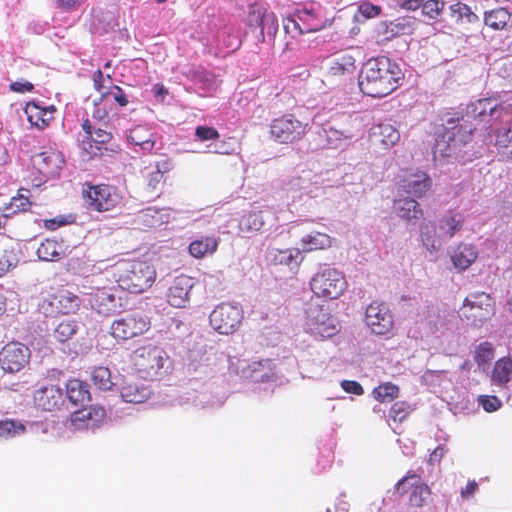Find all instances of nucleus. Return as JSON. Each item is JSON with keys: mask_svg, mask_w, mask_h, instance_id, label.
I'll list each match as a JSON object with an SVG mask.
<instances>
[{"mask_svg": "<svg viewBox=\"0 0 512 512\" xmlns=\"http://www.w3.org/2000/svg\"><path fill=\"white\" fill-rule=\"evenodd\" d=\"M450 258L455 269L464 271L477 260L478 250L473 244L461 242L452 249Z\"/></svg>", "mask_w": 512, "mask_h": 512, "instance_id": "nucleus-25", "label": "nucleus"}, {"mask_svg": "<svg viewBox=\"0 0 512 512\" xmlns=\"http://www.w3.org/2000/svg\"><path fill=\"white\" fill-rule=\"evenodd\" d=\"M264 220L261 211H250L245 214L240 222L239 229L245 233H255L261 230Z\"/></svg>", "mask_w": 512, "mask_h": 512, "instance_id": "nucleus-44", "label": "nucleus"}, {"mask_svg": "<svg viewBox=\"0 0 512 512\" xmlns=\"http://www.w3.org/2000/svg\"><path fill=\"white\" fill-rule=\"evenodd\" d=\"M26 427L12 419L0 420V438L8 439L23 434Z\"/></svg>", "mask_w": 512, "mask_h": 512, "instance_id": "nucleus-46", "label": "nucleus"}, {"mask_svg": "<svg viewBox=\"0 0 512 512\" xmlns=\"http://www.w3.org/2000/svg\"><path fill=\"white\" fill-rule=\"evenodd\" d=\"M401 186L407 194L421 198L430 190L432 181L427 173L418 171L405 177Z\"/></svg>", "mask_w": 512, "mask_h": 512, "instance_id": "nucleus-28", "label": "nucleus"}, {"mask_svg": "<svg viewBox=\"0 0 512 512\" xmlns=\"http://www.w3.org/2000/svg\"><path fill=\"white\" fill-rule=\"evenodd\" d=\"M120 395L127 403L139 404L150 397L151 390L146 385L134 382L131 379H124L120 388Z\"/></svg>", "mask_w": 512, "mask_h": 512, "instance_id": "nucleus-30", "label": "nucleus"}, {"mask_svg": "<svg viewBox=\"0 0 512 512\" xmlns=\"http://www.w3.org/2000/svg\"><path fill=\"white\" fill-rule=\"evenodd\" d=\"M37 255L42 261H58L62 258L63 251L56 240L46 239L39 245Z\"/></svg>", "mask_w": 512, "mask_h": 512, "instance_id": "nucleus-40", "label": "nucleus"}, {"mask_svg": "<svg viewBox=\"0 0 512 512\" xmlns=\"http://www.w3.org/2000/svg\"><path fill=\"white\" fill-rule=\"evenodd\" d=\"M461 313L473 324H482L494 315L495 301L486 292L471 293L464 299Z\"/></svg>", "mask_w": 512, "mask_h": 512, "instance_id": "nucleus-9", "label": "nucleus"}, {"mask_svg": "<svg viewBox=\"0 0 512 512\" xmlns=\"http://www.w3.org/2000/svg\"><path fill=\"white\" fill-rule=\"evenodd\" d=\"M450 11L457 20L466 19L470 23L478 20V16L472 12L471 8L462 2L452 4Z\"/></svg>", "mask_w": 512, "mask_h": 512, "instance_id": "nucleus-49", "label": "nucleus"}, {"mask_svg": "<svg viewBox=\"0 0 512 512\" xmlns=\"http://www.w3.org/2000/svg\"><path fill=\"white\" fill-rule=\"evenodd\" d=\"M219 136L218 130L214 127L200 125L195 128V139L197 141L216 140Z\"/></svg>", "mask_w": 512, "mask_h": 512, "instance_id": "nucleus-52", "label": "nucleus"}, {"mask_svg": "<svg viewBox=\"0 0 512 512\" xmlns=\"http://www.w3.org/2000/svg\"><path fill=\"white\" fill-rule=\"evenodd\" d=\"M246 24L250 28H260V35L264 40V29L265 25H268V32L277 30V23L273 14L268 15L264 5L255 2L248 6V13L246 18Z\"/></svg>", "mask_w": 512, "mask_h": 512, "instance_id": "nucleus-20", "label": "nucleus"}, {"mask_svg": "<svg viewBox=\"0 0 512 512\" xmlns=\"http://www.w3.org/2000/svg\"><path fill=\"white\" fill-rule=\"evenodd\" d=\"M403 80L404 73L395 61L386 56H378L363 64L358 85L364 95L383 98L397 90Z\"/></svg>", "mask_w": 512, "mask_h": 512, "instance_id": "nucleus-1", "label": "nucleus"}, {"mask_svg": "<svg viewBox=\"0 0 512 512\" xmlns=\"http://www.w3.org/2000/svg\"><path fill=\"white\" fill-rule=\"evenodd\" d=\"M16 263L15 255L12 252L5 251L0 256V277L4 276Z\"/></svg>", "mask_w": 512, "mask_h": 512, "instance_id": "nucleus-58", "label": "nucleus"}, {"mask_svg": "<svg viewBox=\"0 0 512 512\" xmlns=\"http://www.w3.org/2000/svg\"><path fill=\"white\" fill-rule=\"evenodd\" d=\"M356 70V59L348 52L334 54L325 61L324 77L328 82L344 79Z\"/></svg>", "mask_w": 512, "mask_h": 512, "instance_id": "nucleus-16", "label": "nucleus"}, {"mask_svg": "<svg viewBox=\"0 0 512 512\" xmlns=\"http://www.w3.org/2000/svg\"><path fill=\"white\" fill-rule=\"evenodd\" d=\"M512 379V358L502 357L498 359L493 367L491 380L493 383L504 386Z\"/></svg>", "mask_w": 512, "mask_h": 512, "instance_id": "nucleus-37", "label": "nucleus"}, {"mask_svg": "<svg viewBox=\"0 0 512 512\" xmlns=\"http://www.w3.org/2000/svg\"><path fill=\"white\" fill-rule=\"evenodd\" d=\"M400 388L398 385L387 381L379 384L372 390L373 398L380 403H388L398 398Z\"/></svg>", "mask_w": 512, "mask_h": 512, "instance_id": "nucleus-42", "label": "nucleus"}, {"mask_svg": "<svg viewBox=\"0 0 512 512\" xmlns=\"http://www.w3.org/2000/svg\"><path fill=\"white\" fill-rule=\"evenodd\" d=\"M106 93H107V95L111 94L113 96L114 101L120 107H125L129 103L127 95L124 93L123 89L118 85H113L111 87L110 91H108Z\"/></svg>", "mask_w": 512, "mask_h": 512, "instance_id": "nucleus-59", "label": "nucleus"}, {"mask_svg": "<svg viewBox=\"0 0 512 512\" xmlns=\"http://www.w3.org/2000/svg\"><path fill=\"white\" fill-rule=\"evenodd\" d=\"M511 20L512 15L503 7L495 8L484 13L485 25L495 31L506 29Z\"/></svg>", "mask_w": 512, "mask_h": 512, "instance_id": "nucleus-35", "label": "nucleus"}, {"mask_svg": "<svg viewBox=\"0 0 512 512\" xmlns=\"http://www.w3.org/2000/svg\"><path fill=\"white\" fill-rule=\"evenodd\" d=\"M242 319V309L231 303L217 305L209 316L212 328L223 335L233 334L239 328Z\"/></svg>", "mask_w": 512, "mask_h": 512, "instance_id": "nucleus-11", "label": "nucleus"}, {"mask_svg": "<svg viewBox=\"0 0 512 512\" xmlns=\"http://www.w3.org/2000/svg\"><path fill=\"white\" fill-rule=\"evenodd\" d=\"M127 138L132 145L151 153L157 142V133L147 125H136L129 130Z\"/></svg>", "mask_w": 512, "mask_h": 512, "instance_id": "nucleus-24", "label": "nucleus"}, {"mask_svg": "<svg viewBox=\"0 0 512 512\" xmlns=\"http://www.w3.org/2000/svg\"><path fill=\"white\" fill-rule=\"evenodd\" d=\"M63 161L55 153H41L36 156L34 164L37 167L40 174L44 177L54 176L60 169V164Z\"/></svg>", "mask_w": 512, "mask_h": 512, "instance_id": "nucleus-34", "label": "nucleus"}, {"mask_svg": "<svg viewBox=\"0 0 512 512\" xmlns=\"http://www.w3.org/2000/svg\"><path fill=\"white\" fill-rule=\"evenodd\" d=\"M445 2L443 0H424L422 4V13L431 19H436L443 11Z\"/></svg>", "mask_w": 512, "mask_h": 512, "instance_id": "nucleus-50", "label": "nucleus"}, {"mask_svg": "<svg viewBox=\"0 0 512 512\" xmlns=\"http://www.w3.org/2000/svg\"><path fill=\"white\" fill-rule=\"evenodd\" d=\"M310 288L318 298L333 300L339 298L347 288L344 274L335 268L318 271L310 281Z\"/></svg>", "mask_w": 512, "mask_h": 512, "instance_id": "nucleus-6", "label": "nucleus"}, {"mask_svg": "<svg viewBox=\"0 0 512 512\" xmlns=\"http://www.w3.org/2000/svg\"><path fill=\"white\" fill-rule=\"evenodd\" d=\"M307 326L311 334L323 338L332 337L338 332L335 318L320 305L309 308Z\"/></svg>", "mask_w": 512, "mask_h": 512, "instance_id": "nucleus-14", "label": "nucleus"}, {"mask_svg": "<svg viewBox=\"0 0 512 512\" xmlns=\"http://www.w3.org/2000/svg\"><path fill=\"white\" fill-rule=\"evenodd\" d=\"M83 410L89 413V415H88L89 416V422H90L92 427L97 422L102 420L104 418V416H105V410L103 408H101V407L90 406V407H84Z\"/></svg>", "mask_w": 512, "mask_h": 512, "instance_id": "nucleus-61", "label": "nucleus"}, {"mask_svg": "<svg viewBox=\"0 0 512 512\" xmlns=\"http://www.w3.org/2000/svg\"><path fill=\"white\" fill-rule=\"evenodd\" d=\"M478 401L486 412H495L502 405L501 400L497 396L492 395H481Z\"/></svg>", "mask_w": 512, "mask_h": 512, "instance_id": "nucleus-56", "label": "nucleus"}, {"mask_svg": "<svg viewBox=\"0 0 512 512\" xmlns=\"http://www.w3.org/2000/svg\"><path fill=\"white\" fill-rule=\"evenodd\" d=\"M91 380L98 389L103 391L110 390L113 386L111 372L108 367H94L91 372Z\"/></svg>", "mask_w": 512, "mask_h": 512, "instance_id": "nucleus-45", "label": "nucleus"}, {"mask_svg": "<svg viewBox=\"0 0 512 512\" xmlns=\"http://www.w3.org/2000/svg\"><path fill=\"white\" fill-rule=\"evenodd\" d=\"M409 488L412 489L409 496V505L415 508L423 507L431 495V489L422 481L420 475L411 470L395 484V491L400 496L405 495Z\"/></svg>", "mask_w": 512, "mask_h": 512, "instance_id": "nucleus-12", "label": "nucleus"}, {"mask_svg": "<svg viewBox=\"0 0 512 512\" xmlns=\"http://www.w3.org/2000/svg\"><path fill=\"white\" fill-rule=\"evenodd\" d=\"M220 239L215 236H205L193 240L188 247L189 254L195 259L213 255L219 246Z\"/></svg>", "mask_w": 512, "mask_h": 512, "instance_id": "nucleus-33", "label": "nucleus"}, {"mask_svg": "<svg viewBox=\"0 0 512 512\" xmlns=\"http://www.w3.org/2000/svg\"><path fill=\"white\" fill-rule=\"evenodd\" d=\"M459 126L456 129L448 128V124L445 122V131L438 135L433 146V157L435 160L450 157L454 151L456 142L463 143L460 140V136L463 134V130L458 133Z\"/></svg>", "mask_w": 512, "mask_h": 512, "instance_id": "nucleus-23", "label": "nucleus"}, {"mask_svg": "<svg viewBox=\"0 0 512 512\" xmlns=\"http://www.w3.org/2000/svg\"><path fill=\"white\" fill-rule=\"evenodd\" d=\"M414 20L411 17L398 18L391 23L394 28L391 30L400 34H409L412 32Z\"/></svg>", "mask_w": 512, "mask_h": 512, "instance_id": "nucleus-57", "label": "nucleus"}, {"mask_svg": "<svg viewBox=\"0 0 512 512\" xmlns=\"http://www.w3.org/2000/svg\"><path fill=\"white\" fill-rule=\"evenodd\" d=\"M55 111L54 106L43 108L34 102L27 103L25 107V113L29 123L31 126L40 130L48 127L51 121L54 120Z\"/></svg>", "mask_w": 512, "mask_h": 512, "instance_id": "nucleus-27", "label": "nucleus"}, {"mask_svg": "<svg viewBox=\"0 0 512 512\" xmlns=\"http://www.w3.org/2000/svg\"><path fill=\"white\" fill-rule=\"evenodd\" d=\"M399 139V131L391 124L380 123L370 129L369 141L378 149H390Z\"/></svg>", "mask_w": 512, "mask_h": 512, "instance_id": "nucleus-22", "label": "nucleus"}, {"mask_svg": "<svg viewBox=\"0 0 512 512\" xmlns=\"http://www.w3.org/2000/svg\"><path fill=\"white\" fill-rule=\"evenodd\" d=\"M111 139V132L106 129L95 128L90 136H84L82 143L84 150L94 157L102 155V149L106 150L104 145L109 143Z\"/></svg>", "mask_w": 512, "mask_h": 512, "instance_id": "nucleus-32", "label": "nucleus"}, {"mask_svg": "<svg viewBox=\"0 0 512 512\" xmlns=\"http://www.w3.org/2000/svg\"><path fill=\"white\" fill-rule=\"evenodd\" d=\"M399 216L406 220H418L423 216L419 203L412 198H404L397 201Z\"/></svg>", "mask_w": 512, "mask_h": 512, "instance_id": "nucleus-43", "label": "nucleus"}, {"mask_svg": "<svg viewBox=\"0 0 512 512\" xmlns=\"http://www.w3.org/2000/svg\"><path fill=\"white\" fill-rule=\"evenodd\" d=\"M290 24L299 31V34H305L325 28L326 20L314 9L302 8L294 11L293 18L288 19L286 28H289Z\"/></svg>", "mask_w": 512, "mask_h": 512, "instance_id": "nucleus-18", "label": "nucleus"}, {"mask_svg": "<svg viewBox=\"0 0 512 512\" xmlns=\"http://www.w3.org/2000/svg\"><path fill=\"white\" fill-rule=\"evenodd\" d=\"M86 0H55L58 8L71 12L77 10Z\"/></svg>", "mask_w": 512, "mask_h": 512, "instance_id": "nucleus-62", "label": "nucleus"}, {"mask_svg": "<svg viewBox=\"0 0 512 512\" xmlns=\"http://www.w3.org/2000/svg\"><path fill=\"white\" fill-rule=\"evenodd\" d=\"M163 180L161 165L156 164V170L149 174L148 186L153 190L157 188L158 184Z\"/></svg>", "mask_w": 512, "mask_h": 512, "instance_id": "nucleus-64", "label": "nucleus"}, {"mask_svg": "<svg viewBox=\"0 0 512 512\" xmlns=\"http://www.w3.org/2000/svg\"><path fill=\"white\" fill-rule=\"evenodd\" d=\"M80 306V297L65 288L45 292L39 303L40 311L47 317L74 314Z\"/></svg>", "mask_w": 512, "mask_h": 512, "instance_id": "nucleus-7", "label": "nucleus"}, {"mask_svg": "<svg viewBox=\"0 0 512 512\" xmlns=\"http://www.w3.org/2000/svg\"><path fill=\"white\" fill-rule=\"evenodd\" d=\"M34 402L44 411H55L64 403L63 391L58 385L44 386L35 391Z\"/></svg>", "mask_w": 512, "mask_h": 512, "instance_id": "nucleus-21", "label": "nucleus"}, {"mask_svg": "<svg viewBox=\"0 0 512 512\" xmlns=\"http://www.w3.org/2000/svg\"><path fill=\"white\" fill-rule=\"evenodd\" d=\"M194 286L193 279L187 275L177 276L168 288L167 302L175 308H184L189 302L190 291Z\"/></svg>", "mask_w": 512, "mask_h": 512, "instance_id": "nucleus-19", "label": "nucleus"}, {"mask_svg": "<svg viewBox=\"0 0 512 512\" xmlns=\"http://www.w3.org/2000/svg\"><path fill=\"white\" fill-rule=\"evenodd\" d=\"M76 331V321L71 319H64L56 326L54 330V337L60 342H65L72 338Z\"/></svg>", "mask_w": 512, "mask_h": 512, "instance_id": "nucleus-47", "label": "nucleus"}, {"mask_svg": "<svg viewBox=\"0 0 512 512\" xmlns=\"http://www.w3.org/2000/svg\"><path fill=\"white\" fill-rule=\"evenodd\" d=\"M83 410L89 413V415H88L89 416V422H90L92 427L97 422L102 420L104 418V416H105V410L103 408H101V407L90 406V407H84Z\"/></svg>", "mask_w": 512, "mask_h": 512, "instance_id": "nucleus-60", "label": "nucleus"}, {"mask_svg": "<svg viewBox=\"0 0 512 512\" xmlns=\"http://www.w3.org/2000/svg\"><path fill=\"white\" fill-rule=\"evenodd\" d=\"M464 223L465 216L463 213L448 210L438 222L440 236L444 239H451L463 228Z\"/></svg>", "mask_w": 512, "mask_h": 512, "instance_id": "nucleus-29", "label": "nucleus"}, {"mask_svg": "<svg viewBox=\"0 0 512 512\" xmlns=\"http://www.w3.org/2000/svg\"><path fill=\"white\" fill-rule=\"evenodd\" d=\"M411 405L406 401H396L389 410V417L394 422H403L411 413Z\"/></svg>", "mask_w": 512, "mask_h": 512, "instance_id": "nucleus-48", "label": "nucleus"}, {"mask_svg": "<svg viewBox=\"0 0 512 512\" xmlns=\"http://www.w3.org/2000/svg\"><path fill=\"white\" fill-rule=\"evenodd\" d=\"M304 251L323 250L331 247V237L326 233L313 232L301 239Z\"/></svg>", "mask_w": 512, "mask_h": 512, "instance_id": "nucleus-39", "label": "nucleus"}, {"mask_svg": "<svg viewBox=\"0 0 512 512\" xmlns=\"http://www.w3.org/2000/svg\"><path fill=\"white\" fill-rule=\"evenodd\" d=\"M236 141L229 137L227 139L222 140L220 143L214 145L213 153L222 154V155H231L236 152Z\"/></svg>", "mask_w": 512, "mask_h": 512, "instance_id": "nucleus-55", "label": "nucleus"}, {"mask_svg": "<svg viewBox=\"0 0 512 512\" xmlns=\"http://www.w3.org/2000/svg\"><path fill=\"white\" fill-rule=\"evenodd\" d=\"M309 128L308 122L297 119L294 114H284L271 121L270 135L277 143L290 144L301 140Z\"/></svg>", "mask_w": 512, "mask_h": 512, "instance_id": "nucleus-8", "label": "nucleus"}, {"mask_svg": "<svg viewBox=\"0 0 512 512\" xmlns=\"http://www.w3.org/2000/svg\"><path fill=\"white\" fill-rule=\"evenodd\" d=\"M82 198L88 210L99 213L111 211L121 202L117 187L104 183L96 185L85 183Z\"/></svg>", "mask_w": 512, "mask_h": 512, "instance_id": "nucleus-5", "label": "nucleus"}, {"mask_svg": "<svg viewBox=\"0 0 512 512\" xmlns=\"http://www.w3.org/2000/svg\"><path fill=\"white\" fill-rule=\"evenodd\" d=\"M269 257L275 265L286 266L290 270L298 269L304 259L299 248L271 249Z\"/></svg>", "mask_w": 512, "mask_h": 512, "instance_id": "nucleus-31", "label": "nucleus"}, {"mask_svg": "<svg viewBox=\"0 0 512 512\" xmlns=\"http://www.w3.org/2000/svg\"><path fill=\"white\" fill-rule=\"evenodd\" d=\"M365 322L376 335H385L393 328L394 320L390 309L383 302L373 301L366 308Z\"/></svg>", "mask_w": 512, "mask_h": 512, "instance_id": "nucleus-15", "label": "nucleus"}, {"mask_svg": "<svg viewBox=\"0 0 512 512\" xmlns=\"http://www.w3.org/2000/svg\"><path fill=\"white\" fill-rule=\"evenodd\" d=\"M420 240L429 252H437L441 241L437 237L436 227L432 222H423L420 225Z\"/></svg>", "mask_w": 512, "mask_h": 512, "instance_id": "nucleus-38", "label": "nucleus"}, {"mask_svg": "<svg viewBox=\"0 0 512 512\" xmlns=\"http://www.w3.org/2000/svg\"><path fill=\"white\" fill-rule=\"evenodd\" d=\"M111 274L118 286L130 293H143L156 280L155 267L144 260L121 259L111 266Z\"/></svg>", "mask_w": 512, "mask_h": 512, "instance_id": "nucleus-2", "label": "nucleus"}, {"mask_svg": "<svg viewBox=\"0 0 512 512\" xmlns=\"http://www.w3.org/2000/svg\"><path fill=\"white\" fill-rule=\"evenodd\" d=\"M151 326L150 319L141 313L126 314L114 320L110 333L116 340L127 341L146 333Z\"/></svg>", "mask_w": 512, "mask_h": 512, "instance_id": "nucleus-10", "label": "nucleus"}, {"mask_svg": "<svg viewBox=\"0 0 512 512\" xmlns=\"http://www.w3.org/2000/svg\"><path fill=\"white\" fill-rule=\"evenodd\" d=\"M496 108L497 104L491 99H478L467 106L465 114H449V117L446 118V123L448 128L453 130L459 126L458 133L463 130L460 140L467 142L473 131L477 129L479 123L492 116Z\"/></svg>", "mask_w": 512, "mask_h": 512, "instance_id": "nucleus-4", "label": "nucleus"}, {"mask_svg": "<svg viewBox=\"0 0 512 512\" xmlns=\"http://www.w3.org/2000/svg\"><path fill=\"white\" fill-rule=\"evenodd\" d=\"M33 202L30 200V191L27 188H20L15 196L8 203L0 208L1 216L11 218L18 213L30 211Z\"/></svg>", "mask_w": 512, "mask_h": 512, "instance_id": "nucleus-26", "label": "nucleus"}, {"mask_svg": "<svg viewBox=\"0 0 512 512\" xmlns=\"http://www.w3.org/2000/svg\"><path fill=\"white\" fill-rule=\"evenodd\" d=\"M341 386L347 393L354 395H362L364 393L363 387L357 381L344 380Z\"/></svg>", "mask_w": 512, "mask_h": 512, "instance_id": "nucleus-63", "label": "nucleus"}, {"mask_svg": "<svg viewBox=\"0 0 512 512\" xmlns=\"http://www.w3.org/2000/svg\"><path fill=\"white\" fill-rule=\"evenodd\" d=\"M116 292L111 288H98L90 300L91 307L102 316H111L120 312L124 305Z\"/></svg>", "mask_w": 512, "mask_h": 512, "instance_id": "nucleus-17", "label": "nucleus"}, {"mask_svg": "<svg viewBox=\"0 0 512 512\" xmlns=\"http://www.w3.org/2000/svg\"><path fill=\"white\" fill-rule=\"evenodd\" d=\"M382 12L381 6L374 5L370 2H362L358 6L357 13L365 20L375 18Z\"/></svg>", "mask_w": 512, "mask_h": 512, "instance_id": "nucleus-53", "label": "nucleus"}, {"mask_svg": "<svg viewBox=\"0 0 512 512\" xmlns=\"http://www.w3.org/2000/svg\"><path fill=\"white\" fill-rule=\"evenodd\" d=\"M66 395L68 400L74 405H84L90 400V392L87 385L78 379L67 381Z\"/></svg>", "mask_w": 512, "mask_h": 512, "instance_id": "nucleus-36", "label": "nucleus"}, {"mask_svg": "<svg viewBox=\"0 0 512 512\" xmlns=\"http://www.w3.org/2000/svg\"><path fill=\"white\" fill-rule=\"evenodd\" d=\"M495 146L502 157L512 160V127L495 132Z\"/></svg>", "mask_w": 512, "mask_h": 512, "instance_id": "nucleus-41", "label": "nucleus"}, {"mask_svg": "<svg viewBox=\"0 0 512 512\" xmlns=\"http://www.w3.org/2000/svg\"><path fill=\"white\" fill-rule=\"evenodd\" d=\"M494 356V349L491 343L483 342L478 345L475 351V361L482 364L490 361Z\"/></svg>", "mask_w": 512, "mask_h": 512, "instance_id": "nucleus-51", "label": "nucleus"}, {"mask_svg": "<svg viewBox=\"0 0 512 512\" xmlns=\"http://www.w3.org/2000/svg\"><path fill=\"white\" fill-rule=\"evenodd\" d=\"M168 360L165 351L153 344L140 346L129 355L128 368L143 379L154 380L162 374Z\"/></svg>", "mask_w": 512, "mask_h": 512, "instance_id": "nucleus-3", "label": "nucleus"}, {"mask_svg": "<svg viewBox=\"0 0 512 512\" xmlns=\"http://www.w3.org/2000/svg\"><path fill=\"white\" fill-rule=\"evenodd\" d=\"M30 349L20 342H9L0 351V365L5 372L17 373L30 362Z\"/></svg>", "mask_w": 512, "mask_h": 512, "instance_id": "nucleus-13", "label": "nucleus"}, {"mask_svg": "<svg viewBox=\"0 0 512 512\" xmlns=\"http://www.w3.org/2000/svg\"><path fill=\"white\" fill-rule=\"evenodd\" d=\"M89 413L84 411L83 408L75 411L71 415V424L74 426L75 429H88L91 426L89 422Z\"/></svg>", "mask_w": 512, "mask_h": 512, "instance_id": "nucleus-54", "label": "nucleus"}]
</instances>
